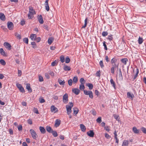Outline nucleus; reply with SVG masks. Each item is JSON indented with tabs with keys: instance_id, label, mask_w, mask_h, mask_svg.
<instances>
[{
	"instance_id": "nucleus-1",
	"label": "nucleus",
	"mask_w": 146,
	"mask_h": 146,
	"mask_svg": "<svg viewBox=\"0 0 146 146\" xmlns=\"http://www.w3.org/2000/svg\"><path fill=\"white\" fill-rule=\"evenodd\" d=\"M29 13L28 14V17L29 19H31L33 17L34 15L36 14L35 10L32 6L29 7Z\"/></svg>"
},
{
	"instance_id": "nucleus-2",
	"label": "nucleus",
	"mask_w": 146,
	"mask_h": 146,
	"mask_svg": "<svg viewBox=\"0 0 146 146\" xmlns=\"http://www.w3.org/2000/svg\"><path fill=\"white\" fill-rule=\"evenodd\" d=\"M30 132L33 139H36L38 136L36 132L33 129L30 130Z\"/></svg>"
},
{
	"instance_id": "nucleus-3",
	"label": "nucleus",
	"mask_w": 146,
	"mask_h": 146,
	"mask_svg": "<svg viewBox=\"0 0 146 146\" xmlns=\"http://www.w3.org/2000/svg\"><path fill=\"white\" fill-rule=\"evenodd\" d=\"M63 102L64 104H66L68 102V95L66 93L63 96Z\"/></svg>"
},
{
	"instance_id": "nucleus-4",
	"label": "nucleus",
	"mask_w": 146,
	"mask_h": 146,
	"mask_svg": "<svg viewBox=\"0 0 146 146\" xmlns=\"http://www.w3.org/2000/svg\"><path fill=\"white\" fill-rule=\"evenodd\" d=\"M66 108L67 114L68 115L70 114L72 111L71 109L72 107L68 105H66Z\"/></svg>"
},
{
	"instance_id": "nucleus-5",
	"label": "nucleus",
	"mask_w": 146,
	"mask_h": 146,
	"mask_svg": "<svg viewBox=\"0 0 146 146\" xmlns=\"http://www.w3.org/2000/svg\"><path fill=\"white\" fill-rule=\"evenodd\" d=\"M8 28L10 30L13 29V24L12 22H8L7 23Z\"/></svg>"
},
{
	"instance_id": "nucleus-6",
	"label": "nucleus",
	"mask_w": 146,
	"mask_h": 146,
	"mask_svg": "<svg viewBox=\"0 0 146 146\" xmlns=\"http://www.w3.org/2000/svg\"><path fill=\"white\" fill-rule=\"evenodd\" d=\"M127 96L128 98L131 99V100L133 99L134 97V96L133 93H131L129 92H128L127 93Z\"/></svg>"
},
{
	"instance_id": "nucleus-7",
	"label": "nucleus",
	"mask_w": 146,
	"mask_h": 146,
	"mask_svg": "<svg viewBox=\"0 0 146 146\" xmlns=\"http://www.w3.org/2000/svg\"><path fill=\"white\" fill-rule=\"evenodd\" d=\"M4 45L5 47L9 50H10L11 49V46L10 44L8 42H5L4 44Z\"/></svg>"
},
{
	"instance_id": "nucleus-8",
	"label": "nucleus",
	"mask_w": 146,
	"mask_h": 146,
	"mask_svg": "<svg viewBox=\"0 0 146 146\" xmlns=\"http://www.w3.org/2000/svg\"><path fill=\"white\" fill-rule=\"evenodd\" d=\"M87 135L90 137H93L94 135V133L93 130H90L87 132Z\"/></svg>"
},
{
	"instance_id": "nucleus-9",
	"label": "nucleus",
	"mask_w": 146,
	"mask_h": 146,
	"mask_svg": "<svg viewBox=\"0 0 146 146\" xmlns=\"http://www.w3.org/2000/svg\"><path fill=\"white\" fill-rule=\"evenodd\" d=\"M61 121L58 119H56L55 122L54 126L56 127H58L60 124Z\"/></svg>"
},
{
	"instance_id": "nucleus-10",
	"label": "nucleus",
	"mask_w": 146,
	"mask_h": 146,
	"mask_svg": "<svg viewBox=\"0 0 146 146\" xmlns=\"http://www.w3.org/2000/svg\"><path fill=\"white\" fill-rule=\"evenodd\" d=\"M38 20L39 23L41 24H42L44 23L43 18L41 15H38Z\"/></svg>"
},
{
	"instance_id": "nucleus-11",
	"label": "nucleus",
	"mask_w": 146,
	"mask_h": 146,
	"mask_svg": "<svg viewBox=\"0 0 146 146\" xmlns=\"http://www.w3.org/2000/svg\"><path fill=\"white\" fill-rule=\"evenodd\" d=\"M132 131L135 134H138L139 133L140 130L137 129L136 127H134L132 128Z\"/></svg>"
},
{
	"instance_id": "nucleus-12",
	"label": "nucleus",
	"mask_w": 146,
	"mask_h": 146,
	"mask_svg": "<svg viewBox=\"0 0 146 146\" xmlns=\"http://www.w3.org/2000/svg\"><path fill=\"white\" fill-rule=\"evenodd\" d=\"M72 92L76 95H78L80 93V91L78 88H74L72 90Z\"/></svg>"
},
{
	"instance_id": "nucleus-13",
	"label": "nucleus",
	"mask_w": 146,
	"mask_h": 146,
	"mask_svg": "<svg viewBox=\"0 0 146 146\" xmlns=\"http://www.w3.org/2000/svg\"><path fill=\"white\" fill-rule=\"evenodd\" d=\"M51 110L52 112L54 111V113L58 111V109L54 106H52L51 107Z\"/></svg>"
},
{
	"instance_id": "nucleus-14",
	"label": "nucleus",
	"mask_w": 146,
	"mask_h": 146,
	"mask_svg": "<svg viewBox=\"0 0 146 146\" xmlns=\"http://www.w3.org/2000/svg\"><path fill=\"white\" fill-rule=\"evenodd\" d=\"M39 129L41 133L42 134H44L46 132V130L43 127L40 126Z\"/></svg>"
},
{
	"instance_id": "nucleus-15",
	"label": "nucleus",
	"mask_w": 146,
	"mask_h": 146,
	"mask_svg": "<svg viewBox=\"0 0 146 146\" xmlns=\"http://www.w3.org/2000/svg\"><path fill=\"white\" fill-rule=\"evenodd\" d=\"M110 82L111 86L114 88L115 89V82L112 78H111L110 80Z\"/></svg>"
},
{
	"instance_id": "nucleus-16",
	"label": "nucleus",
	"mask_w": 146,
	"mask_h": 146,
	"mask_svg": "<svg viewBox=\"0 0 146 146\" xmlns=\"http://www.w3.org/2000/svg\"><path fill=\"white\" fill-rule=\"evenodd\" d=\"M117 61V59L115 58H113L111 60V64H117L116 62Z\"/></svg>"
},
{
	"instance_id": "nucleus-17",
	"label": "nucleus",
	"mask_w": 146,
	"mask_h": 146,
	"mask_svg": "<svg viewBox=\"0 0 146 146\" xmlns=\"http://www.w3.org/2000/svg\"><path fill=\"white\" fill-rule=\"evenodd\" d=\"M63 69L65 71H70L71 70V68L70 66H66L65 64L64 65Z\"/></svg>"
},
{
	"instance_id": "nucleus-18",
	"label": "nucleus",
	"mask_w": 146,
	"mask_h": 146,
	"mask_svg": "<svg viewBox=\"0 0 146 146\" xmlns=\"http://www.w3.org/2000/svg\"><path fill=\"white\" fill-rule=\"evenodd\" d=\"M26 88L29 92L31 93L32 92V90L31 88L30 85L29 84H26Z\"/></svg>"
},
{
	"instance_id": "nucleus-19",
	"label": "nucleus",
	"mask_w": 146,
	"mask_h": 146,
	"mask_svg": "<svg viewBox=\"0 0 146 146\" xmlns=\"http://www.w3.org/2000/svg\"><path fill=\"white\" fill-rule=\"evenodd\" d=\"M30 37L32 40L35 41L36 38V34H32L31 35Z\"/></svg>"
},
{
	"instance_id": "nucleus-20",
	"label": "nucleus",
	"mask_w": 146,
	"mask_h": 146,
	"mask_svg": "<svg viewBox=\"0 0 146 146\" xmlns=\"http://www.w3.org/2000/svg\"><path fill=\"white\" fill-rule=\"evenodd\" d=\"M0 19L2 21H5V17L4 14L2 13H0Z\"/></svg>"
},
{
	"instance_id": "nucleus-21",
	"label": "nucleus",
	"mask_w": 146,
	"mask_h": 146,
	"mask_svg": "<svg viewBox=\"0 0 146 146\" xmlns=\"http://www.w3.org/2000/svg\"><path fill=\"white\" fill-rule=\"evenodd\" d=\"M54 38L52 37H49L48 40V43L49 44H52Z\"/></svg>"
},
{
	"instance_id": "nucleus-22",
	"label": "nucleus",
	"mask_w": 146,
	"mask_h": 146,
	"mask_svg": "<svg viewBox=\"0 0 146 146\" xmlns=\"http://www.w3.org/2000/svg\"><path fill=\"white\" fill-rule=\"evenodd\" d=\"M80 127L82 131L84 132L86 131V128L83 124H81Z\"/></svg>"
},
{
	"instance_id": "nucleus-23",
	"label": "nucleus",
	"mask_w": 146,
	"mask_h": 146,
	"mask_svg": "<svg viewBox=\"0 0 146 146\" xmlns=\"http://www.w3.org/2000/svg\"><path fill=\"white\" fill-rule=\"evenodd\" d=\"M46 131L49 133H51L53 130L51 127L49 126H47L46 127Z\"/></svg>"
},
{
	"instance_id": "nucleus-24",
	"label": "nucleus",
	"mask_w": 146,
	"mask_h": 146,
	"mask_svg": "<svg viewBox=\"0 0 146 146\" xmlns=\"http://www.w3.org/2000/svg\"><path fill=\"white\" fill-rule=\"evenodd\" d=\"M58 82L60 85H64L65 83V82L64 80L62 81L59 78L58 79Z\"/></svg>"
},
{
	"instance_id": "nucleus-25",
	"label": "nucleus",
	"mask_w": 146,
	"mask_h": 146,
	"mask_svg": "<svg viewBox=\"0 0 146 146\" xmlns=\"http://www.w3.org/2000/svg\"><path fill=\"white\" fill-rule=\"evenodd\" d=\"M121 61L124 64L126 65L127 62L128 61V60L127 58H124L121 59Z\"/></svg>"
},
{
	"instance_id": "nucleus-26",
	"label": "nucleus",
	"mask_w": 146,
	"mask_h": 146,
	"mask_svg": "<svg viewBox=\"0 0 146 146\" xmlns=\"http://www.w3.org/2000/svg\"><path fill=\"white\" fill-rule=\"evenodd\" d=\"M86 85L89 87V89L90 90L92 89L93 87V84L91 83L87 84Z\"/></svg>"
},
{
	"instance_id": "nucleus-27",
	"label": "nucleus",
	"mask_w": 146,
	"mask_h": 146,
	"mask_svg": "<svg viewBox=\"0 0 146 146\" xmlns=\"http://www.w3.org/2000/svg\"><path fill=\"white\" fill-rule=\"evenodd\" d=\"M129 144L128 141L127 140H124L123 141L122 146H127Z\"/></svg>"
},
{
	"instance_id": "nucleus-28",
	"label": "nucleus",
	"mask_w": 146,
	"mask_h": 146,
	"mask_svg": "<svg viewBox=\"0 0 146 146\" xmlns=\"http://www.w3.org/2000/svg\"><path fill=\"white\" fill-rule=\"evenodd\" d=\"M0 53L3 56H6L5 52L3 50L2 48H0Z\"/></svg>"
},
{
	"instance_id": "nucleus-29",
	"label": "nucleus",
	"mask_w": 146,
	"mask_h": 146,
	"mask_svg": "<svg viewBox=\"0 0 146 146\" xmlns=\"http://www.w3.org/2000/svg\"><path fill=\"white\" fill-rule=\"evenodd\" d=\"M78 78L77 76L74 77L73 79V82L74 84H76L78 82Z\"/></svg>"
},
{
	"instance_id": "nucleus-30",
	"label": "nucleus",
	"mask_w": 146,
	"mask_h": 146,
	"mask_svg": "<svg viewBox=\"0 0 146 146\" xmlns=\"http://www.w3.org/2000/svg\"><path fill=\"white\" fill-rule=\"evenodd\" d=\"M113 35H110L108 36L107 39H108L109 41H111L113 40Z\"/></svg>"
},
{
	"instance_id": "nucleus-31",
	"label": "nucleus",
	"mask_w": 146,
	"mask_h": 146,
	"mask_svg": "<svg viewBox=\"0 0 146 146\" xmlns=\"http://www.w3.org/2000/svg\"><path fill=\"white\" fill-rule=\"evenodd\" d=\"M51 133L52 134V135L54 137H56L58 136V133L55 131L52 130Z\"/></svg>"
},
{
	"instance_id": "nucleus-32",
	"label": "nucleus",
	"mask_w": 146,
	"mask_h": 146,
	"mask_svg": "<svg viewBox=\"0 0 146 146\" xmlns=\"http://www.w3.org/2000/svg\"><path fill=\"white\" fill-rule=\"evenodd\" d=\"M85 88V86L84 85V84H80V85L79 89L81 90H84V89Z\"/></svg>"
},
{
	"instance_id": "nucleus-33",
	"label": "nucleus",
	"mask_w": 146,
	"mask_h": 146,
	"mask_svg": "<svg viewBox=\"0 0 146 146\" xmlns=\"http://www.w3.org/2000/svg\"><path fill=\"white\" fill-rule=\"evenodd\" d=\"M60 61L62 63H63L65 61V58L64 56L62 55L60 57Z\"/></svg>"
},
{
	"instance_id": "nucleus-34",
	"label": "nucleus",
	"mask_w": 146,
	"mask_h": 146,
	"mask_svg": "<svg viewBox=\"0 0 146 146\" xmlns=\"http://www.w3.org/2000/svg\"><path fill=\"white\" fill-rule=\"evenodd\" d=\"M141 130L144 134H146V128L144 127H142L140 128Z\"/></svg>"
},
{
	"instance_id": "nucleus-35",
	"label": "nucleus",
	"mask_w": 146,
	"mask_h": 146,
	"mask_svg": "<svg viewBox=\"0 0 146 146\" xmlns=\"http://www.w3.org/2000/svg\"><path fill=\"white\" fill-rule=\"evenodd\" d=\"M90 98L91 99H92L93 98V92H92L91 91H90V92L88 94Z\"/></svg>"
},
{
	"instance_id": "nucleus-36",
	"label": "nucleus",
	"mask_w": 146,
	"mask_h": 146,
	"mask_svg": "<svg viewBox=\"0 0 146 146\" xmlns=\"http://www.w3.org/2000/svg\"><path fill=\"white\" fill-rule=\"evenodd\" d=\"M108 34L107 31H103L102 33V35L103 37H105Z\"/></svg>"
},
{
	"instance_id": "nucleus-37",
	"label": "nucleus",
	"mask_w": 146,
	"mask_h": 146,
	"mask_svg": "<svg viewBox=\"0 0 146 146\" xmlns=\"http://www.w3.org/2000/svg\"><path fill=\"white\" fill-rule=\"evenodd\" d=\"M80 82L81 83V84H84L85 83V80L83 78H80Z\"/></svg>"
},
{
	"instance_id": "nucleus-38",
	"label": "nucleus",
	"mask_w": 146,
	"mask_h": 146,
	"mask_svg": "<svg viewBox=\"0 0 146 146\" xmlns=\"http://www.w3.org/2000/svg\"><path fill=\"white\" fill-rule=\"evenodd\" d=\"M138 43L139 44H141L143 42V40L142 38H141L140 37H139L138 39Z\"/></svg>"
},
{
	"instance_id": "nucleus-39",
	"label": "nucleus",
	"mask_w": 146,
	"mask_h": 146,
	"mask_svg": "<svg viewBox=\"0 0 146 146\" xmlns=\"http://www.w3.org/2000/svg\"><path fill=\"white\" fill-rule=\"evenodd\" d=\"M0 63L3 65H5L6 64L5 62L3 59L0 60Z\"/></svg>"
},
{
	"instance_id": "nucleus-40",
	"label": "nucleus",
	"mask_w": 146,
	"mask_h": 146,
	"mask_svg": "<svg viewBox=\"0 0 146 146\" xmlns=\"http://www.w3.org/2000/svg\"><path fill=\"white\" fill-rule=\"evenodd\" d=\"M103 45L104 46V50H108V48L107 47L106 45V42L105 41H104V42H103Z\"/></svg>"
},
{
	"instance_id": "nucleus-41",
	"label": "nucleus",
	"mask_w": 146,
	"mask_h": 146,
	"mask_svg": "<svg viewBox=\"0 0 146 146\" xmlns=\"http://www.w3.org/2000/svg\"><path fill=\"white\" fill-rule=\"evenodd\" d=\"M70 61V59L68 56H67L66 58L65 62L66 63H69Z\"/></svg>"
},
{
	"instance_id": "nucleus-42",
	"label": "nucleus",
	"mask_w": 146,
	"mask_h": 146,
	"mask_svg": "<svg viewBox=\"0 0 146 146\" xmlns=\"http://www.w3.org/2000/svg\"><path fill=\"white\" fill-rule=\"evenodd\" d=\"M116 69L113 68L111 67V73L113 74H114L115 73V70Z\"/></svg>"
},
{
	"instance_id": "nucleus-43",
	"label": "nucleus",
	"mask_w": 146,
	"mask_h": 146,
	"mask_svg": "<svg viewBox=\"0 0 146 146\" xmlns=\"http://www.w3.org/2000/svg\"><path fill=\"white\" fill-rule=\"evenodd\" d=\"M118 64H111V67L115 68H118Z\"/></svg>"
},
{
	"instance_id": "nucleus-44",
	"label": "nucleus",
	"mask_w": 146,
	"mask_h": 146,
	"mask_svg": "<svg viewBox=\"0 0 146 146\" xmlns=\"http://www.w3.org/2000/svg\"><path fill=\"white\" fill-rule=\"evenodd\" d=\"M100 70L98 71L96 73V76L99 77H100L101 76Z\"/></svg>"
},
{
	"instance_id": "nucleus-45",
	"label": "nucleus",
	"mask_w": 146,
	"mask_h": 146,
	"mask_svg": "<svg viewBox=\"0 0 146 146\" xmlns=\"http://www.w3.org/2000/svg\"><path fill=\"white\" fill-rule=\"evenodd\" d=\"M97 122L99 123H100L102 122V118L101 117H98L96 120Z\"/></svg>"
},
{
	"instance_id": "nucleus-46",
	"label": "nucleus",
	"mask_w": 146,
	"mask_h": 146,
	"mask_svg": "<svg viewBox=\"0 0 146 146\" xmlns=\"http://www.w3.org/2000/svg\"><path fill=\"white\" fill-rule=\"evenodd\" d=\"M23 41L27 44H28V39L27 38H25L23 39Z\"/></svg>"
},
{
	"instance_id": "nucleus-47",
	"label": "nucleus",
	"mask_w": 146,
	"mask_h": 146,
	"mask_svg": "<svg viewBox=\"0 0 146 146\" xmlns=\"http://www.w3.org/2000/svg\"><path fill=\"white\" fill-rule=\"evenodd\" d=\"M19 90L21 92L23 93H24L25 92V91L24 89V88H23L22 86L20 88H19Z\"/></svg>"
},
{
	"instance_id": "nucleus-48",
	"label": "nucleus",
	"mask_w": 146,
	"mask_h": 146,
	"mask_svg": "<svg viewBox=\"0 0 146 146\" xmlns=\"http://www.w3.org/2000/svg\"><path fill=\"white\" fill-rule=\"evenodd\" d=\"M99 64L101 68H102L104 67V65L103 64V62L102 61H100L99 62Z\"/></svg>"
},
{
	"instance_id": "nucleus-49",
	"label": "nucleus",
	"mask_w": 146,
	"mask_h": 146,
	"mask_svg": "<svg viewBox=\"0 0 146 146\" xmlns=\"http://www.w3.org/2000/svg\"><path fill=\"white\" fill-rule=\"evenodd\" d=\"M27 123H28L30 125H31L32 124L33 122H32V119H31L30 118V119H29L27 120Z\"/></svg>"
},
{
	"instance_id": "nucleus-50",
	"label": "nucleus",
	"mask_w": 146,
	"mask_h": 146,
	"mask_svg": "<svg viewBox=\"0 0 146 146\" xmlns=\"http://www.w3.org/2000/svg\"><path fill=\"white\" fill-rule=\"evenodd\" d=\"M72 80L71 79H70L68 81V84L69 86H71L72 85Z\"/></svg>"
},
{
	"instance_id": "nucleus-51",
	"label": "nucleus",
	"mask_w": 146,
	"mask_h": 146,
	"mask_svg": "<svg viewBox=\"0 0 146 146\" xmlns=\"http://www.w3.org/2000/svg\"><path fill=\"white\" fill-rule=\"evenodd\" d=\"M104 129L108 132L110 130V126H105Z\"/></svg>"
},
{
	"instance_id": "nucleus-52",
	"label": "nucleus",
	"mask_w": 146,
	"mask_h": 146,
	"mask_svg": "<svg viewBox=\"0 0 146 146\" xmlns=\"http://www.w3.org/2000/svg\"><path fill=\"white\" fill-rule=\"evenodd\" d=\"M48 73L52 76H54V73L53 71H48Z\"/></svg>"
},
{
	"instance_id": "nucleus-53",
	"label": "nucleus",
	"mask_w": 146,
	"mask_h": 146,
	"mask_svg": "<svg viewBox=\"0 0 146 146\" xmlns=\"http://www.w3.org/2000/svg\"><path fill=\"white\" fill-rule=\"evenodd\" d=\"M90 91H87L86 90H84V94L86 95H88L90 92Z\"/></svg>"
},
{
	"instance_id": "nucleus-54",
	"label": "nucleus",
	"mask_w": 146,
	"mask_h": 146,
	"mask_svg": "<svg viewBox=\"0 0 146 146\" xmlns=\"http://www.w3.org/2000/svg\"><path fill=\"white\" fill-rule=\"evenodd\" d=\"M18 130L19 131H21L23 129L22 126L21 125H20L18 126Z\"/></svg>"
},
{
	"instance_id": "nucleus-55",
	"label": "nucleus",
	"mask_w": 146,
	"mask_h": 146,
	"mask_svg": "<svg viewBox=\"0 0 146 146\" xmlns=\"http://www.w3.org/2000/svg\"><path fill=\"white\" fill-rule=\"evenodd\" d=\"M105 136L106 138L108 139H109L110 137V135L107 133L105 134Z\"/></svg>"
},
{
	"instance_id": "nucleus-56",
	"label": "nucleus",
	"mask_w": 146,
	"mask_h": 146,
	"mask_svg": "<svg viewBox=\"0 0 146 146\" xmlns=\"http://www.w3.org/2000/svg\"><path fill=\"white\" fill-rule=\"evenodd\" d=\"M34 112L36 114H39L38 110L37 108H35L34 109Z\"/></svg>"
},
{
	"instance_id": "nucleus-57",
	"label": "nucleus",
	"mask_w": 146,
	"mask_h": 146,
	"mask_svg": "<svg viewBox=\"0 0 146 146\" xmlns=\"http://www.w3.org/2000/svg\"><path fill=\"white\" fill-rule=\"evenodd\" d=\"M15 36H17L19 39H21V35L18 33H16L15 34Z\"/></svg>"
},
{
	"instance_id": "nucleus-58",
	"label": "nucleus",
	"mask_w": 146,
	"mask_h": 146,
	"mask_svg": "<svg viewBox=\"0 0 146 146\" xmlns=\"http://www.w3.org/2000/svg\"><path fill=\"white\" fill-rule=\"evenodd\" d=\"M39 81L40 82H42L43 81V78L41 76H39Z\"/></svg>"
},
{
	"instance_id": "nucleus-59",
	"label": "nucleus",
	"mask_w": 146,
	"mask_h": 146,
	"mask_svg": "<svg viewBox=\"0 0 146 146\" xmlns=\"http://www.w3.org/2000/svg\"><path fill=\"white\" fill-rule=\"evenodd\" d=\"M25 21L24 20H22L21 22V25L22 26H23L25 24Z\"/></svg>"
},
{
	"instance_id": "nucleus-60",
	"label": "nucleus",
	"mask_w": 146,
	"mask_h": 146,
	"mask_svg": "<svg viewBox=\"0 0 146 146\" xmlns=\"http://www.w3.org/2000/svg\"><path fill=\"white\" fill-rule=\"evenodd\" d=\"M76 109L77 110H74V114H75L76 115V114H77L78 113V111H79V110L77 108H76Z\"/></svg>"
},
{
	"instance_id": "nucleus-61",
	"label": "nucleus",
	"mask_w": 146,
	"mask_h": 146,
	"mask_svg": "<svg viewBox=\"0 0 146 146\" xmlns=\"http://www.w3.org/2000/svg\"><path fill=\"white\" fill-rule=\"evenodd\" d=\"M39 102L40 103H43L45 102V100L44 99L42 98L40 99L39 100Z\"/></svg>"
},
{
	"instance_id": "nucleus-62",
	"label": "nucleus",
	"mask_w": 146,
	"mask_h": 146,
	"mask_svg": "<svg viewBox=\"0 0 146 146\" xmlns=\"http://www.w3.org/2000/svg\"><path fill=\"white\" fill-rule=\"evenodd\" d=\"M43 27L45 29H46L47 31H48L49 29H48V27L46 25H44Z\"/></svg>"
},
{
	"instance_id": "nucleus-63",
	"label": "nucleus",
	"mask_w": 146,
	"mask_h": 146,
	"mask_svg": "<svg viewBox=\"0 0 146 146\" xmlns=\"http://www.w3.org/2000/svg\"><path fill=\"white\" fill-rule=\"evenodd\" d=\"M45 7L46 10L47 11H48L49 10V7L48 5H45Z\"/></svg>"
},
{
	"instance_id": "nucleus-64",
	"label": "nucleus",
	"mask_w": 146,
	"mask_h": 146,
	"mask_svg": "<svg viewBox=\"0 0 146 146\" xmlns=\"http://www.w3.org/2000/svg\"><path fill=\"white\" fill-rule=\"evenodd\" d=\"M31 44L33 46V48H35V46H36V44L35 42H32L31 43Z\"/></svg>"
}]
</instances>
